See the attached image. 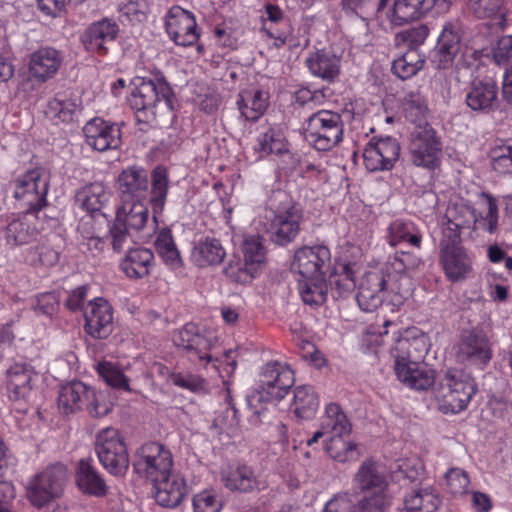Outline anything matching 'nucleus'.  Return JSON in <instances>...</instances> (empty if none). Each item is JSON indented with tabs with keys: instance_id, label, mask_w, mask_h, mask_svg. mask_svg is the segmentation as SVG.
<instances>
[{
	"instance_id": "nucleus-3",
	"label": "nucleus",
	"mask_w": 512,
	"mask_h": 512,
	"mask_svg": "<svg viewBox=\"0 0 512 512\" xmlns=\"http://www.w3.org/2000/svg\"><path fill=\"white\" fill-rule=\"evenodd\" d=\"M475 393L474 381L456 370L447 371L435 390L439 409L453 414L464 410Z\"/></svg>"
},
{
	"instance_id": "nucleus-18",
	"label": "nucleus",
	"mask_w": 512,
	"mask_h": 512,
	"mask_svg": "<svg viewBox=\"0 0 512 512\" xmlns=\"http://www.w3.org/2000/svg\"><path fill=\"white\" fill-rule=\"evenodd\" d=\"M153 488L156 502L166 508H175L180 505L188 493L184 476L172 471L153 482Z\"/></svg>"
},
{
	"instance_id": "nucleus-23",
	"label": "nucleus",
	"mask_w": 512,
	"mask_h": 512,
	"mask_svg": "<svg viewBox=\"0 0 512 512\" xmlns=\"http://www.w3.org/2000/svg\"><path fill=\"white\" fill-rule=\"evenodd\" d=\"M352 481L358 492L388 490L386 469L373 459H366L360 464Z\"/></svg>"
},
{
	"instance_id": "nucleus-64",
	"label": "nucleus",
	"mask_w": 512,
	"mask_h": 512,
	"mask_svg": "<svg viewBox=\"0 0 512 512\" xmlns=\"http://www.w3.org/2000/svg\"><path fill=\"white\" fill-rule=\"evenodd\" d=\"M221 508L222 501L212 491L204 490L193 497L194 512H220Z\"/></svg>"
},
{
	"instance_id": "nucleus-30",
	"label": "nucleus",
	"mask_w": 512,
	"mask_h": 512,
	"mask_svg": "<svg viewBox=\"0 0 512 512\" xmlns=\"http://www.w3.org/2000/svg\"><path fill=\"white\" fill-rule=\"evenodd\" d=\"M90 386L81 381H71L63 385L58 395V407L65 414H74L84 409L90 393Z\"/></svg>"
},
{
	"instance_id": "nucleus-7",
	"label": "nucleus",
	"mask_w": 512,
	"mask_h": 512,
	"mask_svg": "<svg viewBox=\"0 0 512 512\" xmlns=\"http://www.w3.org/2000/svg\"><path fill=\"white\" fill-rule=\"evenodd\" d=\"M294 382V373L288 366L278 362L268 363L260 376V399L278 402L287 395Z\"/></svg>"
},
{
	"instance_id": "nucleus-55",
	"label": "nucleus",
	"mask_w": 512,
	"mask_h": 512,
	"mask_svg": "<svg viewBox=\"0 0 512 512\" xmlns=\"http://www.w3.org/2000/svg\"><path fill=\"white\" fill-rule=\"evenodd\" d=\"M113 402L107 391H97L91 387L84 409L91 417H104L112 411Z\"/></svg>"
},
{
	"instance_id": "nucleus-25",
	"label": "nucleus",
	"mask_w": 512,
	"mask_h": 512,
	"mask_svg": "<svg viewBox=\"0 0 512 512\" xmlns=\"http://www.w3.org/2000/svg\"><path fill=\"white\" fill-rule=\"evenodd\" d=\"M467 106L476 112L489 113L498 105V86L492 80H474L465 97Z\"/></svg>"
},
{
	"instance_id": "nucleus-1",
	"label": "nucleus",
	"mask_w": 512,
	"mask_h": 512,
	"mask_svg": "<svg viewBox=\"0 0 512 512\" xmlns=\"http://www.w3.org/2000/svg\"><path fill=\"white\" fill-rule=\"evenodd\" d=\"M171 89L163 79H142L128 97L130 107L135 111L136 121L140 130H146L154 121L157 110H170L172 101Z\"/></svg>"
},
{
	"instance_id": "nucleus-16",
	"label": "nucleus",
	"mask_w": 512,
	"mask_h": 512,
	"mask_svg": "<svg viewBox=\"0 0 512 512\" xmlns=\"http://www.w3.org/2000/svg\"><path fill=\"white\" fill-rule=\"evenodd\" d=\"M87 144L94 150L104 152L121 145V131L116 124H109L101 118H93L83 127Z\"/></svg>"
},
{
	"instance_id": "nucleus-52",
	"label": "nucleus",
	"mask_w": 512,
	"mask_h": 512,
	"mask_svg": "<svg viewBox=\"0 0 512 512\" xmlns=\"http://www.w3.org/2000/svg\"><path fill=\"white\" fill-rule=\"evenodd\" d=\"M168 191V179L163 167H156L152 173L150 202L154 213H160L164 209Z\"/></svg>"
},
{
	"instance_id": "nucleus-35",
	"label": "nucleus",
	"mask_w": 512,
	"mask_h": 512,
	"mask_svg": "<svg viewBox=\"0 0 512 512\" xmlns=\"http://www.w3.org/2000/svg\"><path fill=\"white\" fill-rule=\"evenodd\" d=\"M145 202L146 200L121 201V205L116 212L115 221L129 229L141 230L149 219Z\"/></svg>"
},
{
	"instance_id": "nucleus-58",
	"label": "nucleus",
	"mask_w": 512,
	"mask_h": 512,
	"mask_svg": "<svg viewBox=\"0 0 512 512\" xmlns=\"http://www.w3.org/2000/svg\"><path fill=\"white\" fill-rule=\"evenodd\" d=\"M363 493L364 496L355 504L356 512H384L390 505L387 490Z\"/></svg>"
},
{
	"instance_id": "nucleus-53",
	"label": "nucleus",
	"mask_w": 512,
	"mask_h": 512,
	"mask_svg": "<svg viewBox=\"0 0 512 512\" xmlns=\"http://www.w3.org/2000/svg\"><path fill=\"white\" fill-rule=\"evenodd\" d=\"M326 451L332 459L340 463L354 461L359 457L357 445L346 442L344 437H333L325 440Z\"/></svg>"
},
{
	"instance_id": "nucleus-47",
	"label": "nucleus",
	"mask_w": 512,
	"mask_h": 512,
	"mask_svg": "<svg viewBox=\"0 0 512 512\" xmlns=\"http://www.w3.org/2000/svg\"><path fill=\"white\" fill-rule=\"evenodd\" d=\"M403 113L405 118L416 126L429 125L427 115L429 112L427 101L419 90L408 92L403 99Z\"/></svg>"
},
{
	"instance_id": "nucleus-41",
	"label": "nucleus",
	"mask_w": 512,
	"mask_h": 512,
	"mask_svg": "<svg viewBox=\"0 0 512 512\" xmlns=\"http://www.w3.org/2000/svg\"><path fill=\"white\" fill-rule=\"evenodd\" d=\"M77 109L76 99L70 91L57 93L45 110L46 116L55 122H71Z\"/></svg>"
},
{
	"instance_id": "nucleus-63",
	"label": "nucleus",
	"mask_w": 512,
	"mask_h": 512,
	"mask_svg": "<svg viewBox=\"0 0 512 512\" xmlns=\"http://www.w3.org/2000/svg\"><path fill=\"white\" fill-rule=\"evenodd\" d=\"M257 150L262 156L270 154H282L286 149L283 140L275 133L273 129H268L258 137Z\"/></svg>"
},
{
	"instance_id": "nucleus-32",
	"label": "nucleus",
	"mask_w": 512,
	"mask_h": 512,
	"mask_svg": "<svg viewBox=\"0 0 512 512\" xmlns=\"http://www.w3.org/2000/svg\"><path fill=\"white\" fill-rule=\"evenodd\" d=\"M33 369L26 363H15L7 370V391L12 400L25 399L31 392Z\"/></svg>"
},
{
	"instance_id": "nucleus-45",
	"label": "nucleus",
	"mask_w": 512,
	"mask_h": 512,
	"mask_svg": "<svg viewBox=\"0 0 512 512\" xmlns=\"http://www.w3.org/2000/svg\"><path fill=\"white\" fill-rule=\"evenodd\" d=\"M387 285L385 288V292L391 294V302L399 306L407 300L413 292V282L411 278L406 273L401 272H393L389 271V268H386L385 271Z\"/></svg>"
},
{
	"instance_id": "nucleus-50",
	"label": "nucleus",
	"mask_w": 512,
	"mask_h": 512,
	"mask_svg": "<svg viewBox=\"0 0 512 512\" xmlns=\"http://www.w3.org/2000/svg\"><path fill=\"white\" fill-rule=\"evenodd\" d=\"M155 249L163 261L171 268L181 266L180 253L169 229H162L159 232L155 240Z\"/></svg>"
},
{
	"instance_id": "nucleus-39",
	"label": "nucleus",
	"mask_w": 512,
	"mask_h": 512,
	"mask_svg": "<svg viewBox=\"0 0 512 512\" xmlns=\"http://www.w3.org/2000/svg\"><path fill=\"white\" fill-rule=\"evenodd\" d=\"M403 512H435L440 500L432 486L414 489L405 497Z\"/></svg>"
},
{
	"instance_id": "nucleus-12",
	"label": "nucleus",
	"mask_w": 512,
	"mask_h": 512,
	"mask_svg": "<svg viewBox=\"0 0 512 512\" xmlns=\"http://www.w3.org/2000/svg\"><path fill=\"white\" fill-rule=\"evenodd\" d=\"M47 192V179L39 169L30 170L15 181L14 196L24 201L29 207L28 211L36 212L44 207Z\"/></svg>"
},
{
	"instance_id": "nucleus-26",
	"label": "nucleus",
	"mask_w": 512,
	"mask_h": 512,
	"mask_svg": "<svg viewBox=\"0 0 512 512\" xmlns=\"http://www.w3.org/2000/svg\"><path fill=\"white\" fill-rule=\"evenodd\" d=\"M395 372L401 382L416 390H426L435 381L433 370L422 362H396Z\"/></svg>"
},
{
	"instance_id": "nucleus-9",
	"label": "nucleus",
	"mask_w": 512,
	"mask_h": 512,
	"mask_svg": "<svg viewBox=\"0 0 512 512\" xmlns=\"http://www.w3.org/2000/svg\"><path fill=\"white\" fill-rule=\"evenodd\" d=\"M330 251L326 246L302 247L294 254L292 270L304 280L325 278L330 265Z\"/></svg>"
},
{
	"instance_id": "nucleus-34",
	"label": "nucleus",
	"mask_w": 512,
	"mask_h": 512,
	"mask_svg": "<svg viewBox=\"0 0 512 512\" xmlns=\"http://www.w3.org/2000/svg\"><path fill=\"white\" fill-rule=\"evenodd\" d=\"M306 65L310 72L328 82L333 81L340 73V58L331 52L318 50L309 55Z\"/></svg>"
},
{
	"instance_id": "nucleus-49",
	"label": "nucleus",
	"mask_w": 512,
	"mask_h": 512,
	"mask_svg": "<svg viewBox=\"0 0 512 512\" xmlns=\"http://www.w3.org/2000/svg\"><path fill=\"white\" fill-rule=\"evenodd\" d=\"M355 265L345 263L341 270L330 277L331 293L334 298H347L355 289Z\"/></svg>"
},
{
	"instance_id": "nucleus-54",
	"label": "nucleus",
	"mask_w": 512,
	"mask_h": 512,
	"mask_svg": "<svg viewBox=\"0 0 512 512\" xmlns=\"http://www.w3.org/2000/svg\"><path fill=\"white\" fill-rule=\"evenodd\" d=\"M299 291L303 301L309 305H321L327 296L325 278L314 280H299Z\"/></svg>"
},
{
	"instance_id": "nucleus-57",
	"label": "nucleus",
	"mask_w": 512,
	"mask_h": 512,
	"mask_svg": "<svg viewBox=\"0 0 512 512\" xmlns=\"http://www.w3.org/2000/svg\"><path fill=\"white\" fill-rule=\"evenodd\" d=\"M447 224H451L460 229H469L473 227L475 220V209L465 204H454L447 208L443 219Z\"/></svg>"
},
{
	"instance_id": "nucleus-51",
	"label": "nucleus",
	"mask_w": 512,
	"mask_h": 512,
	"mask_svg": "<svg viewBox=\"0 0 512 512\" xmlns=\"http://www.w3.org/2000/svg\"><path fill=\"white\" fill-rule=\"evenodd\" d=\"M95 369L99 377L108 386L118 390L131 391L128 378L117 364L110 361H100L96 364Z\"/></svg>"
},
{
	"instance_id": "nucleus-21",
	"label": "nucleus",
	"mask_w": 512,
	"mask_h": 512,
	"mask_svg": "<svg viewBox=\"0 0 512 512\" xmlns=\"http://www.w3.org/2000/svg\"><path fill=\"white\" fill-rule=\"evenodd\" d=\"M117 185L121 201L147 200L149 179L145 169L137 166L124 169L118 176Z\"/></svg>"
},
{
	"instance_id": "nucleus-17",
	"label": "nucleus",
	"mask_w": 512,
	"mask_h": 512,
	"mask_svg": "<svg viewBox=\"0 0 512 512\" xmlns=\"http://www.w3.org/2000/svg\"><path fill=\"white\" fill-rule=\"evenodd\" d=\"M387 281L384 270L369 271L363 276L356 295L361 310L373 312L382 304Z\"/></svg>"
},
{
	"instance_id": "nucleus-44",
	"label": "nucleus",
	"mask_w": 512,
	"mask_h": 512,
	"mask_svg": "<svg viewBox=\"0 0 512 512\" xmlns=\"http://www.w3.org/2000/svg\"><path fill=\"white\" fill-rule=\"evenodd\" d=\"M294 413L298 418L311 419L319 407L318 394L312 386L302 385L294 390L293 398Z\"/></svg>"
},
{
	"instance_id": "nucleus-43",
	"label": "nucleus",
	"mask_w": 512,
	"mask_h": 512,
	"mask_svg": "<svg viewBox=\"0 0 512 512\" xmlns=\"http://www.w3.org/2000/svg\"><path fill=\"white\" fill-rule=\"evenodd\" d=\"M226 251L221 242L215 238L200 241L193 249L192 257L200 267L214 266L222 263Z\"/></svg>"
},
{
	"instance_id": "nucleus-20",
	"label": "nucleus",
	"mask_w": 512,
	"mask_h": 512,
	"mask_svg": "<svg viewBox=\"0 0 512 512\" xmlns=\"http://www.w3.org/2000/svg\"><path fill=\"white\" fill-rule=\"evenodd\" d=\"M463 34L464 26L459 19H452L443 25L436 50L438 67L446 68L452 63L460 52Z\"/></svg>"
},
{
	"instance_id": "nucleus-59",
	"label": "nucleus",
	"mask_w": 512,
	"mask_h": 512,
	"mask_svg": "<svg viewBox=\"0 0 512 512\" xmlns=\"http://www.w3.org/2000/svg\"><path fill=\"white\" fill-rule=\"evenodd\" d=\"M258 269L248 264L246 261L231 260L229 264L224 268V274L233 282L239 284H247L258 273Z\"/></svg>"
},
{
	"instance_id": "nucleus-56",
	"label": "nucleus",
	"mask_w": 512,
	"mask_h": 512,
	"mask_svg": "<svg viewBox=\"0 0 512 512\" xmlns=\"http://www.w3.org/2000/svg\"><path fill=\"white\" fill-rule=\"evenodd\" d=\"M423 66V60L415 50H410L392 63L393 73L400 79L414 76Z\"/></svg>"
},
{
	"instance_id": "nucleus-61",
	"label": "nucleus",
	"mask_w": 512,
	"mask_h": 512,
	"mask_svg": "<svg viewBox=\"0 0 512 512\" xmlns=\"http://www.w3.org/2000/svg\"><path fill=\"white\" fill-rule=\"evenodd\" d=\"M244 261L260 269L265 258V249L260 236H251L245 239L243 243Z\"/></svg>"
},
{
	"instance_id": "nucleus-42",
	"label": "nucleus",
	"mask_w": 512,
	"mask_h": 512,
	"mask_svg": "<svg viewBox=\"0 0 512 512\" xmlns=\"http://www.w3.org/2000/svg\"><path fill=\"white\" fill-rule=\"evenodd\" d=\"M480 210L475 212L473 220L474 231L481 229L489 234L496 232L498 227V206L496 200L486 193H482L479 201Z\"/></svg>"
},
{
	"instance_id": "nucleus-11",
	"label": "nucleus",
	"mask_w": 512,
	"mask_h": 512,
	"mask_svg": "<svg viewBox=\"0 0 512 512\" xmlns=\"http://www.w3.org/2000/svg\"><path fill=\"white\" fill-rule=\"evenodd\" d=\"M410 153L416 166L433 169L438 165L441 145L430 125L415 126L411 133Z\"/></svg>"
},
{
	"instance_id": "nucleus-24",
	"label": "nucleus",
	"mask_w": 512,
	"mask_h": 512,
	"mask_svg": "<svg viewBox=\"0 0 512 512\" xmlns=\"http://www.w3.org/2000/svg\"><path fill=\"white\" fill-rule=\"evenodd\" d=\"M439 262L446 277L457 282L468 278L472 272V261L464 247H448L439 250Z\"/></svg>"
},
{
	"instance_id": "nucleus-6",
	"label": "nucleus",
	"mask_w": 512,
	"mask_h": 512,
	"mask_svg": "<svg viewBox=\"0 0 512 512\" xmlns=\"http://www.w3.org/2000/svg\"><path fill=\"white\" fill-rule=\"evenodd\" d=\"M133 466L139 475L153 483L172 471V453L158 442H149L139 448Z\"/></svg>"
},
{
	"instance_id": "nucleus-22",
	"label": "nucleus",
	"mask_w": 512,
	"mask_h": 512,
	"mask_svg": "<svg viewBox=\"0 0 512 512\" xmlns=\"http://www.w3.org/2000/svg\"><path fill=\"white\" fill-rule=\"evenodd\" d=\"M63 62L61 51L51 46H42L29 56V72L39 82L53 78Z\"/></svg>"
},
{
	"instance_id": "nucleus-38",
	"label": "nucleus",
	"mask_w": 512,
	"mask_h": 512,
	"mask_svg": "<svg viewBox=\"0 0 512 512\" xmlns=\"http://www.w3.org/2000/svg\"><path fill=\"white\" fill-rule=\"evenodd\" d=\"M225 486L232 491L250 492L259 488V481L251 467H231L222 475Z\"/></svg>"
},
{
	"instance_id": "nucleus-28",
	"label": "nucleus",
	"mask_w": 512,
	"mask_h": 512,
	"mask_svg": "<svg viewBox=\"0 0 512 512\" xmlns=\"http://www.w3.org/2000/svg\"><path fill=\"white\" fill-rule=\"evenodd\" d=\"M437 0H395L390 21L395 26H402L420 19L432 10Z\"/></svg>"
},
{
	"instance_id": "nucleus-14",
	"label": "nucleus",
	"mask_w": 512,
	"mask_h": 512,
	"mask_svg": "<svg viewBox=\"0 0 512 512\" xmlns=\"http://www.w3.org/2000/svg\"><path fill=\"white\" fill-rule=\"evenodd\" d=\"M166 31L176 45L191 46L199 38L194 15L179 7H172L166 17Z\"/></svg>"
},
{
	"instance_id": "nucleus-40",
	"label": "nucleus",
	"mask_w": 512,
	"mask_h": 512,
	"mask_svg": "<svg viewBox=\"0 0 512 512\" xmlns=\"http://www.w3.org/2000/svg\"><path fill=\"white\" fill-rule=\"evenodd\" d=\"M237 105L246 120L256 121L268 107V95L262 90H245L239 94Z\"/></svg>"
},
{
	"instance_id": "nucleus-62",
	"label": "nucleus",
	"mask_w": 512,
	"mask_h": 512,
	"mask_svg": "<svg viewBox=\"0 0 512 512\" xmlns=\"http://www.w3.org/2000/svg\"><path fill=\"white\" fill-rule=\"evenodd\" d=\"M493 169L500 174H512V143L496 146L491 151Z\"/></svg>"
},
{
	"instance_id": "nucleus-60",
	"label": "nucleus",
	"mask_w": 512,
	"mask_h": 512,
	"mask_svg": "<svg viewBox=\"0 0 512 512\" xmlns=\"http://www.w3.org/2000/svg\"><path fill=\"white\" fill-rule=\"evenodd\" d=\"M412 226L401 220L394 221L389 228V243L396 246L401 242L407 241L412 246L420 247L421 236L411 232Z\"/></svg>"
},
{
	"instance_id": "nucleus-33",
	"label": "nucleus",
	"mask_w": 512,
	"mask_h": 512,
	"mask_svg": "<svg viewBox=\"0 0 512 512\" xmlns=\"http://www.w3.org/2000/svg\"><path fill=\"white\" fill-rule=\"evenodd\" d=\"M76 483L85 494L101 497L107 493V485L102 476L91 464L90 459H81L76 471Z\"/></svg>"
},
{
	"instance_id": "nucleus-5",
	"label": "nucleus",
	"mask_w": 512,
	"mask_h": 512,
	"mask_svg": "<svg viewBox=\"0 0 512 512\" xmlns=\"http://www.w3.org/2000/svg\"><path fill=\"white\" fill-rule=\"evenodd\" d=\"M95 451L102 466L114 476H123L129 467L126 445L115 428H105L96 436Z\"/></svg>"
},
{
	"instance_id": "nucleus-10",
	"label": "nucleus",
	"mask_w": 512,
	"mask_h": 512,
	"mask_svg": "<svg viewBox=\"0 0 512 512\" xmlns=\"http://www.w3.org/2000/svg\"><path fill=\"white\" fill-rule=\"evenodd\" d=\"M302 222V212L295 205L274 211L267 228L270 240L279 246L294 242L300 234Z\"/></svg>"
},
{
	"instance_id": "nucleus-37",
	"label": "nucleus",
	"mask_w": 512,
	"mask_h": 512,
	"mask_svg": "<svg viewBox=\"0 0 512 512\" xmlns=\"http://www.w3.org/2000/svg\"><path fill=\"white\" fill-rule=\"evenodd\" d=\"M35 212L27 211L22 218L11 221L7 226L6 238L13 245H24L36 239L38 230L34 227Z\"/></svg>"
},
{
	"instance_id": "nucleus-15",
	"label": "nucleus",
	"mask_w": 512,
	"mask_h": 512,
	"mask_svg": "<svg viewBox=\"0 0 512 512\" xmlns=\"http://www.w3.org/2000/svg\"><path fill=\"white\" fill-rule=\"evenodd\" d=\"M87 334L95 339H106L113 331V311L104 298L90 301L84 310Z\"/></svg>"
},
{
	"instance_id": "nucleus-8",
	"label": "nucleus",
	"mask_w": 512,
	"mask_h": 512,
	"mask_svg": "<svg viewBox=\"0 0 512 512\" xmlns=\"http://www.w3.org/2000/svg\"><path fill=\"white\" fill-rule=\"evenodd\" d=\"M455 355L460 363L483 367L491 357L492 351L486 334L479 329H467L461 332L455 346Z\"/></svg>"
},
{
	"instance_id": "nucleus-46",
	"label": "nucleus",
	"mask_w": 512,
	"mask_h": 512,
	"mask_svg": "<svg viewBox=\"0 0 512 512\" xmlns=\"http://www.w3.org/2000/svg\"><path fill=\"white\" fill-rule=\"evenodd\" d=\"M110 190L102 182H94L77 193V198L82 201V206L88 212H99L110 199Z\"/></svg>"
},
{
	"instance_id": "nucleus-19",
	"label": "nucleus",
	"mask_w": 512,
	"mask_h": 512,
	"mask_svg": "<svg viewBox=\"0 0 512 512\" xmlns=\"http://www.w3.org/2000/svg\"><path fill=\"white\" fill-rule=\"evenodd\" d=\"M173 342L176 346L185 350L192 360H212L209 351L211 341L200 333L197 325L193 323L186 324L173 334Z\"/></svg>"
},
{
	"instance_id": "nucleus-13",
	"label": "nucleus",
	"mask_w": 512,
	"mask_h": 512,
	"mask_svg": "<svg viewBox=\"0 0 512 512\" xmlns=\"http://www.w3.org/2000/svg\"><path fill=\"white\" fill-rule=\"evenodd\" d=\"M400 145L396 139L387 136L374 141L372 139L364 149L363 160L370 172L390 170L398 160Z\"/></svg>"
},
{
	"instance_id": "nucleus-48",
	"label": "nucleus",
	"mask_w": 512,
	"mask_h": 512,
	"mask_svg": "<svg viewBox=\"0 0 512 512\" xmlns=\"http://www.w3.org/2000/svg\"><path fill=\"white\" fill-rule=\"evenodd\" d=\"M504 0H468V9L478 18H492L494 25L505 28Z\"/></svg>"
},
{
	"instance_id": "nucleus-31",
	"label": "nucleus",
	"mask_w": 512,
	"mask_h": 512,
	"mask_svg": "<svg viewBox=\"0 0 512 512\" xmlns=\"http://www.w3.org/2000/svg\"><path fill=\"white\" fill-rule=\"evenodd\" d=\"M428 339L424 334L397 339L391 353L396 362H422L428 352Z\"/></svg>"
},
{
	"instance_id": "nucleus-4",
	"label": "nucleus",
	"mask_w": 512,
	"mask_h": 512,
	"mask_svg": "<svg viewBox=\"0 0 512 512\" xmlns=\"http://www.w3.org/2000/svg\"><path fill=\"white\" fill-rule=\"evenodd\" d=\"M68 480V472L64 465L55 464L37 473L27 484V498L33 506L43 507L62 496Z\"/></svg>"
},
{
	"instance_id": "nucleus-27",
	"label": "nucleus",
	"mask_w": 512,
	"mask_h": 512,
	"mask_svg": "<svg viewBox=\"0 0 512 512\" xmlns=\"http://www.w3.org/2000/svg\"><path fill=\"white\" fill-rule=\"evenodd\" d=\"M117 33V24L108 19H103L93 23L87 29L83 42L87 50L105 54L108 50V45L116 39Z\"/></svg>"
},
{
	"instance_id": "nucleus-2",
	"label": "nucleus",
	"mask_w": 512,
	"mask_h": 512,
	"mask_svg": "<svg viewBox=\"0 0 512 512\" xmlns=\"http://www.w3.org/2000/svg\"><path fill=\"white\" fill-rule=\"evenodd\" d=\"M344 124L339 113L319 110L304 123L305 139L318 151H329L343 139Z\"/></svg>"
},
{
	"instance_id": "nucleus-36",
	"label": "nucleus",
	"mask_w": 512,
	"mask_h": 512,
	"mask_svg": "<svg viewBox=\"0 0 512 512\" xmlns=\"http://www.w3.org/2000/svg\"><path fill=\"white\" fill-rule=\"evenodd\" d=\"M321 424L322 429L329 434V438L345 437L352 431V424L346 413L336 403H330L326 406Z\"/></svg>"
},
{
	"instance_id": "nucleus-29",
	"label": "nucleus",
	"mask_w": 512,
	"mask_h": 512,
	"mask_svg": "<svg viewBox=\"0 0 512 512\" xmlns=\"http://www.w3.org/2000/svg\"><path fill=\"white\" fill-rule=\"evenodd\" d=\"M154 266V254L150 249L138 247L129 249L120 267L130 279H141L150 275Z\"/></svg>"
}]
</instances>
